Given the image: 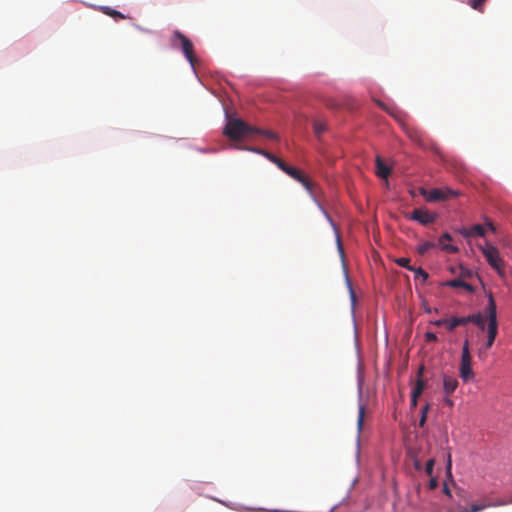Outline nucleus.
<instances>
[{
	"mask_svg": "<svg viewBox=\"0 0 512 512\" xmlns=\"http://www.w3.org/2000/svg\"><path fill=\"white\" fill-rule=\"evenodd\" d=\"M254 132H259V129L237 118L230 119L224 127V134L233 141L253 137Z\"/></svg>",
	"mask_w": 512,
	"mask_h": 512,
	"instance_id": "1",
	"label": "nucleus"
},
{
	"mask_svg": "<svg viewBox=\"0 0 512 512\" xmlns=\"http://www.w3.org/2000/svg\"><path fill=\"white\" fill-rule=\"evenodd\" d=\"M486 314L488 319V325L485 349L488 350L492 347L498 333L497 308L492 294H489L488 305L486 307Z\"/></svg>",
	"mask_w": 512,
	"mask_h": 512,
	"instance_id": "2",
	"label": "nucleus"
},
{
	"mask_svg": "<svg viewBox=\"0 0 512 512\" xmlns=\"http://www.w3.org/2000/svg\"><path fill=\"white\" fill-rule=\"evenodd\" d=\"M171 45L174 48H181L184 56L189 61V63L194 66L196 62V57L194 54V46L191 40L186 37L179 30H175L171 37Z\"/></svg>",
	"mask_w": 512,
	"mask_h": 512,
	"instance_id": "3",
	"label": "nucleus"
},
{
	"mask_svg": "<svg viewBox=\"0 0 512 512\" xmlns=\"http://www.w3.org/2000/svg\"><path fill=\"white\" fill-rule=\"evenodd\" d=\"M281 170L297 182L301 183L309 195L316 201V183L306 177L299 169L289 166L286 163L283 164Z\"/></svg>",
	"mask_w": 512,
	"mask_h": 512,
	"instance_id": "4",
	"label": "nucleus"
},
{
	"mask_svg": "<svg viewBox=\"0 0 512 512\" xmlns=\"http://www.w3.org/2000/svg\"><path fill=\"white\" fill-rule=\"evenodd\" d=\"M420 193L428 202L446 201L456 198L459 195L458 191L449 187L434 188L431 190L421 188Z\"/></svg>",
	"mask_w": 512,
	"mask_h": 512,
	"instance_id": "5",
	"label": "nucleus"
},
{
	"mask_svg": "<svg viewBox=\"0 0 512 512\" xmlns=\"http://www.w3.org/2000/svg\"><path fill=\"white\" fill-rule=\"evenodd\" d=\"M472 357L469 350V342L465 340L462 347L461 363H460V377L464 382H468L474 378L472 370Z\"/></svg>",
	"mask_w": 512,
	"mask_h": 512,
	"instance_id": "6",
	"label": "nucleus"
},
{
	"mask_svg": "<svg viewBox=\"0 0 512 512\" xmlns=\"http://www.w3.org/2000/svg\"><path fill=\"white\" fill-rule=\"evenodd\" d=\"M481 251L489 265L495 269L500 276H503L504 264L500 258L498 249L491 244H486L484 247H481Z\"/></svg>",
	"mask_w": 512,
	"mask_h": 512,
	"instance_id": "7",
	"label": "nucleus"
},
{
	"mask_svg": "<svg viewBox=\"0 0 512 512\" xmlns=\"http://www.w3.org/2000/svg\"><path fill=\"white\" fill-rule=\"evenodd\" d=\"M436 215L429 213L427 209L418 208L414 209L410 215H407L408 219L419 222L422 225H428L436 220Z\"/></svg>",
	"mask_w": 512,
	"mask_h": 512,
	"instance_id": "8",
	"label": "nucleus"
},
{
	"mask_svg": "<svg viewBox=\"0 0 512 512\" xmlns=\"http://www.w3.org/2000/svg\"><path fill=\"white\" fill-rule=\"evenodd\" d=\"M451 240L452 236L449 233H444L439 238L437 245L441 248V250L447 253H456L458 251V248L454 245L449 244Z\"/></svg>",
	"mask_w": 512,
	"mask_h": 512,
	"instance_id": "9",
	"label": "nucleus"
},
{
	"mask_svg": "<svg viewBox=\"0 0 512 512\" xmlns=\"http://www.w3.org/2000/svg\"><path fill=\"white\" fill-rule=\"evenodd\" d=\"M424 367H420L418 370V378L415 383V386L412 390L411 396L412 398H419V396L422 394L424 388H425V381L422 379V373H423Z\"/></svg>",
	"mask_w": 512,
	"mask_h": 512,
	"instance_id": "10",
	"label": "nucleus"
},
{
	"mask_svg": "<svg viewBox=\"0 0 512 512\" xmlns=\"http://www.w3.org/2000/svg\"><path fill=\"white\" fill-rule=\"evenodd\" d=\"M486 233V228L481 224H475L469 229H463L461 234L464 237L481 236L483 237Z\"/></svg>",
	"mask_w": 512,
	"mask_h": 512,
	"instance_id": "11",
	"label": "nucleus"
},
{
	"mask_svg": "<svg viewBox=\"0 0 512 512\" xmlns=\"http://www.w3.org/2000/svg\"><path fill=\"white\" fill-rule=\"evenodd\" d=\"M458 387V381L455 377L445 375L443 377V390L446 395H451Z\"/></svg>",
	"mask_w": 512,
	"mask_h": 512,
	"instance_id": "12",
	"label": "nucleus"
},
{
	"mask_svg": "<svg viewBox=\"0 0 512 512\" xmlns=\"http://www.w3.org/2000/svg\"><path fill=\"white\" fill-rule=\"evenodd\" d=\"M391 173V168L388 167L380 156L376 157V174L382 179H386Z\"/></svg>",
	"mask_w": 512,
	"mask_h": 512,
	"instance_id": "13",
	"label": "nucleus"
},
{
	"mask_svg": "<svg viewBox=\"0 0 512 512\" xmlns=\"http://www.w3.org/2000/svg\"><path fill=\"white\" fill-rule=\"evenodd\" d=\"M445 286H449V287H453V288H464L465 290H467L468 292H474V287L465 282L464 280H462V278H456V279H452V280H449L447 282L444 283Z\"/></svg>",
	"mask_w": 512,
	"mask_h": 512,
	"instance_id": "14",
	"label": "nucleus"
},
{
	"mask_svg": "<svg viewBox=\"0 0 512 512\" xmlns=\"http://www.w3.org/2000/svg\"><path fill=\"white\" fill-rule=\"evenodd\" d=\"M467 322L474 323L477 327H479L481 330L485 329V322L486 318L482 314H473L467 316Z\"/></svg>",
	"mask_w": 512,
	"mask_h": 512,
	"instance_id": "15",
	"label": "nucleus"
},
{
	"mask_svg": "<svg viewBox=\"0 0 512 512\" xmlns=\"http://www.w3.org/2000/svg\"><path fill=\"white\" fill-rule=\"evenodd\" d=\"M492 506L490 502L484 503V504H472L470 509H467L465 507H459L458 512H480L484 510L487 507Z\"/></svg>",
	"mask_w": 512,
	"mask_h": 512,
	"instance_id": "16",
	"label": "nucleus"
},
{
	"mask_svg": "<svg viewBox=\"0 0 512 512\" xmlns=\"http://www.w3.org/2000/svg\"><path fill=\"white\" fill-rule=\"evenodd\" d=\"M466 324H468L467 316L466 317H453L448 322V330L452 331L457 326L466 325Z\"/></svg>",
	"mask_w": 512,
	"mask_h": 512,
	"instance_id": "17",
	"label": "nucleus"
},
{
	"mask_svg": "<svg viewBox=\"0 0 512 512\" xmlns=\"http://www.w3.org/2000/svg\"><path fill=\"white\" fill-rule=\"evenodd\" d=\"M327 129L326 123L320 119L313 121V130L317 137H320Z\"/></svg>",
	"mask_w": 512,
	"mask_h": 512,
	"instance_id": "18",
	"label": "nucleus"
},
{
	"mask_svg": "<svg viewBox=\"0 0 512 512\" xmlns=\"http://www.w3.org/2000/svg\"><path fill=\"white\" fill-rule=\"evenodd\" d=\"M101 11L110 16V17H113V18H120V19H126L127 16H125L124 14H122L120 11H117L115 9H112L108 6H104V7H101Z\"/></svg>",
	"mask_w": 512,
	"mask_h": 512,
	"instance_id": "19",
	"label": "nucleus"
},
{
	"mask_svg": "<svg viewBox=\"0 0 512 512\" xmlns=\"http://www.w3.org/2000/svg\"><path fill=\"white\" fill-rule=\"evenodd\" d=\"M377 105L385 110L387 113H389L391 116L395 117V118H398V114L400 113V111L398 110V108L396 107H390L388 105H386L385 103H383L382 101H377L376 102Z\"/></svg>",
	"mask_w": 512,
	"mask_h": 512,
	"instance_id": "20",
	"label": "nucleus"
},
{
	"mask_svg": "<svg viewBox=\"0 0 512 512\" xmlns=\"http://www.w3.org/2000/svg\"><path fill=\"white\" fill-rule=\"evenodd\" d=\"M263 156L266 157L272 163H274L279 169H281L283 164L285 163L282 159L278 158L277 156L273 155L268 151L263 152Z\"/></svg>",
	"mask_w": 512,
	"mask_h": 512,
	"instance_id": "21",
	"label": "nucleus"
},
{
	"mask_svg": "<svg viewBox=\"0 0 512 512\" xmlns=\"http://www.w3.org/2000/svg\"><path fill=\"white\" fill-rule=\"evenodd\" d=\"M434 247H436V244L434 242L425 241L418 246L417 251L420 255H424L425 253H427L430 249H432Z\"/></svg>",
	"mask_w": 512,
	"mask_h": 512,
	"instance_id": "22",
	"label": "nucleus"
},
{
	"mask_svg": "<svg viewBox=\"0 0 512 512\" xmlns=\"http://www.w3.org/2000/svg\"><path fill=\"white\" fill-rule=\"evenodd\" d=\"M365 411H366L365 405L360 404L359 409H358V419H357V426H358L359 432L362 431V429H363Z\"/></svg>",
	"mask_w": 512,
	"mask_h": 512,
	"instance_id": "23",
	"label": "nucleus"
},
{
	"mask_svg": "<svg viewBox=\"0 0 512 512\" xmlns=\"http://www.w3.org/2000/svg\"><path fill=\"white\" fill-rule=\"evenodd\" d=\"M486 1L487 0H469L468 4L470 5V7L472 9L477 10L479 12H483V10H484V3Z\"/></svg>",
	"mask_w": 512,
	"mask_h": 512,
	"instance_id": "24",
	"label": "nucleus"
},
{
	"mask_svg": "<svg viewBox=\"0 0 512 512\" xmlns=\"http://www.w3.org/2000/svg\"><path fill=\"white\" fill-rule=\"evenodd\" d=\"M395 263L399 265L400 267L406 268L410 271L415 270V267L410 265V259L406 257L397 258L395 260Z\"/></svg>",
	"mask_w": 512,
	"mask_h": 512,
	"instance_id": "25",
	"label": "nucleus"
},
{
	"mask_svg": "<svg viewBox=\"0 0 512 512\" xmlns=\"http://www.w3.org/2000/svg\"><path fill=\"white\" fill-rule=\"evenodd\" d=\"M254 135H263L266 138L271 139V140H277L278 139L277 134L272 132V131H269V130H261V129H259V132H254Z\"/></svg>",
	"mask_w": 512,
	"mask_h": 512,
	"instance_id": "26",
	"label": "nucleus"
},
{
	"mask_svg": "<svg viewBox=\"0 0 512 512\" xmlns=\"http://www.w3.org/2000/svg\"><path fill=\"white\" fill-rule=\"evenodd\" d=\"M413 272H415V278H422L423 281H426L427 278H428V273L423 270L421 267L419 268H415V270H412Z\"/></svg>",
	"mask_w": 512,
	"mask_h": 512,
	"instance_id": "27",
	"label": "nucleus"
},
{
	"mask_svg": "<svg viewBox=\"0 0 512 512\" xmlns=\"http://www.w3.org/2000/svg\"><path fill=\"white\" fill-rule=\"evenodd\" d=\"M434 465H435V460L433 458L429 459L427 462H426V465H425V472L428 476H432L433 474V470H434Z\"/></svg>",
	"mask_w": 512,
	"mask_h": 512,
	"instance_id": "28",
	"label": "nucleus"
},
{
	"mask_svg": "<svg viewBox=\"0 0 512 512\" xmlns=\"http://www.w3.org/2000/svg\"><path fill=\"white\" fill-rule=\"evenodd\" d=\"M346 280H347V285H348L349 292H350V299H351V303H352V306L354 307V306H355V304H356V301H357V299H356V295H355V293H354V291H353L352 284H351V282H350L349 278H348V277H346Z\"/></svg>",
	"mask_w": 512,
	"mask_h": 512,
	"instance_id": "29",
	"label": "nucleus"
},
{
	"mask_svg": "<svg viewBox=\"0 0 512 512\" xmlns=\"http://www.w3.org/2000/svg\"><path fill=\"white\" fill-rule=\"evenodd\" d=\"M346 280H347V285H348L349 292H350V299H351V303H352V306L354 307V306H355V304H356V301H357V299H356V295H355V293H354V291H353L352 284H351V282H350L349 278H348V277H346Z\"/></svg>",
	"mask_w": 512,
	"mask_h": 512,
	"instance_id": "30",
	"label": "nucleus"
},
{
	"mask_svg": "<svg viewBox=\"0 0 512 512\" xmlns=\"http://www.w3.org/2000/svg\"><path fill=\"white\" fill-rule=\"evenodd\" d=\"M451 469H452V460H451V455L448 454L447 464H446V474H447V477L450 478V479H452Z\"/></svg>",
	"mask_w": 512,
	"mask_h": 512,
	"instance_id": "31",
	"label": "nucleus"
},
{
	"mask_svg": "<svg viewBox=\"0 0 512 512\" xmlns=\"http://www.w3.org/2000/svg\"><path fill=\"white\" fill-rule=\"evenodd\" d=\"M438 487V480L436 477L434 476H430V480H429V483H428V488L430 490H434Z\"/></svg>",
	"mask_w": 512,
	"mask_h": 512,
	"instance_id": "32",
	"label": "nucleus"
},
{
	"mask_svg": "<svg viewBox=\"0 0 512 512\" xmlns=\"http://www.w3.org/2000/svg\"><path fill=\"white\" fill-rule=\"evenodd\" d=\"M425 340L427 342H436L437 341V336L433 332H426L425 333Z\"/></svg>",
	"mask_w": 512,
	"mask_h": 512,
	"instance_id": "33",
	"label": "nucleus"
},
{
	"mask_svg": "<svg viewBox=\"0 0 512 512\" xmlns=\"http://www.w3.org/2000/svg\"><path fill=\"white\" fill-rule=\"evenodd\" d=\"M472 271L469 270V269H465V268H461V278H468V277H471L472 276Z\"/></svg>",
	"mask_w": 512,
	"mask_h": 512,
	"instance_id": "34",
	"label": "nucleus"
},
{
	"mask_svg": "<svg viewBox=\"0 0 512 512\" xmlns=\"http://www.w3.org/2000/svg\"><path fill=\"white\" fill-rule=\"evenodd\" d=\"M448 322L449 320L447 319H438V320H435L432 322L433 325L435 326H442V325H446L448 327Z\"/></svg>",
	"mask_w": 512,
	"mask_h": 512,
	"instance_id": "35",
	"label": "nucleus"
},
{
	"mask_svg": "<svg viewBox=\"0 0 512 512\" xmlns=\"http://www.w3.org/2000/svg\"><path fill=\"white\" fill-rule=\"evenodd\" d=\"M320 209L321 211L323 212V214L325 215L326 219L331 223V225L333 226V228L336 230V226L332 220V218L330 217V215L328 214V212L322 207L320 206Z\"/></svg>",
	"mask_w": 512,
	"mask_h": 512,
	"instance_id": "36",
	"label": "nucleus"
},
{
	"mask_svg": "<svg viewBox=\"0 0 512 512\" xmlns=\"http://www.w3.org/2000/svg\"><path fill=\"white\" fill-rule=\"evenodd\" d=\"M449 396L450 395H446L444 398V404L452 408L454 406V401Z\"/></svg>",
	"mask_w": 512,
	"mask_h": 512,
	"instance_id": "37",
	"label": "nucleus"
},
{
	"mask_svg": "<svg viewBox=\"0 0 512 512\" xmlns=\"http://www.w3.org/2000/svg\"><path fill=\"white\" fill-rule=\"evenodd\" d=\"M443 493L448 497H452L451 490L449 489V487L446 483L444 484V487H443Z\"/></svg>",
	"mask_w": 512,
	"mask_h": 512,
	"instance_id": "38",
	"label": "nucleus"
},
{
	"mask_svg": "<svg viewBox=\"0 0 512 512\" xmlns=\"http://www.w3.org/2000/svg\"><path fill=\"white\" fill-rule=\"evenodd\" d=\"M429 409H430V404L427 403L424 407H422L421 415H426L427 416Z\"/></svg>",
	"mask_w": 512,
	"mask_h": 512,
	"instance_id": "39",
	"label": "nucleus"
},
{
	"mask_svg": "<svg viewBox=\"0 0 512 512\" xmlns=\"http://www.w3.org/2000/svg\"><path fill=\"white\" fill-rule=\"evenodd\" d=\"M426 420H427V416L426 415H421L420 420H419V426L420 427H424V425L426 423Z\"/></svg>",
	"mask_w": 512,
	"mask_h": 512,
	"instance_id": "40",
	"label": "nucleus"
},
{
	"mask_svg": "<svg viewBox=\"0 0 512 512\" xmlns=\"http://www.w3.org/2000/svg\"><path fill=\"white\" fill-rule=\"evenodd\" d=\"M486 226L489 230H491L492 232H495V227L491 221L486 220Z\"/></svg>",
	"mask_w": 512,
	"mask_h": 512,
	"instance_id": "41",
	"label": "nucleus"
},
{
	"mask_svg": "<svg viewBox=\"0 0 512 512\" xmlns=\"http://www.w3.org/2000/svg\"><path fill=\"white\" fill-rule=\"evenodd\" d=\"M248 150L256 152V153H258L260 155H263V152H266L265 150L260 149V148H248Z\"/></svg>",
	"mask_w": 512,
	"mask_h": 512,
	"instance_id": "42",
	"label": "nucleus"
},
{
	"mask_svg": "<svg viewBox=\"0 0 512 512\" xmlns=\"http://www.w3.org/2000/svg\"><path fill=\"white\" fill-rule=\"evenodd\" d=\"M417 404H418V398H412V397H411V403H410L411 408H412V409L416 408V407H417Z\"/></svg>",
	"mask_w": 512,
	"mask_h": 512,
	"instance_id": "43",
	"label": "nucleus"
},
{
	"mask_svg": "<svg viewBox=\"0 0 512 512\" xmlns=\"http://www.w3.org/2000/svg\"><path fill=\"white\" fill-rule=\"evenodd\" d=\"M337 244H338V248H339L340 252L343 253L342 244H341L339 235H337Z\"/></svg>",
	"mask_w": 512,
	"mask_h": 512,
	"instance_id": "44",
	"label": "nucleus"
},
{
	"mask_svg": "<svg viewBox=\"0 0 512 512\" xmlns=\"http://www.w3.org/2000/svg\"><path fill=\"white\" fill-rule=\"evenodd\" d=\"M414 467L416 470H420L421 469V464L418 460H415L414 461Z\"/></svg>",
	"mask_w": 512,
	"mask_h": 512,
	"instance_id": "45",
	"label": "nucleus"
}]
</instances>
